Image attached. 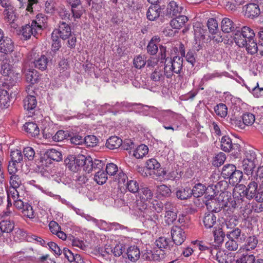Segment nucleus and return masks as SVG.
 <instances>
[{
    "label": "nucleus",
    "mask_w": 263,
    "mask_h": 263,
    "mask_svg": "<svg viewBox=\"0 0 263 263\" xmlns=\"http://www.w3.org/2000/svg\"><path fill=\"white\" fill-rule=\"evenodd\" d=\"M125 186L126 191L127 189L129 192L133 193H138L140 189L139 183L137 182V181L134 180L127 181L125 184Z\"/></svg>",
    "instance_id": "obj_49"
},
{
    "label": "nucleus",
    "mask_w": 263,
    "mask_h": 263,
    "mask_svg": "<svg viewBox=\"0 0 263 263\" xmlns=\"http://www.w3.org/2000/svg\"><path fill=\"white\" fill-rule=\"evenodd\" d=\"M0 42L1 52L8 54L14 50V45L11 39L8 37H4Z\"/></svg>",
    "instance_id": "obj_18"
},
{
    "label": "nucleus",
    "mask_w": 263,
    "mask_h": 263,
    "mask_svg": "<svg viewBox=\"0 0 263 263\" xmlns=\"http://www.w3.org/2000/svg\"><path fill=\"white\" fill-rule=\"evenodd\" d=\"M47 16L42 13H39L36 16V20L32 21V23H36V29L40 32L46 27L47 23Z\"/></svg>",
    "instance_id": "obj_27"
},
{
    "label": "nucleus",
    "mask_w": 263,
    "mask_h": 263,
    "mask_svg": "<svg viewBox=\"0 0 263 263\" xmlns=\"http://www.w3.org/2000/svg\"><path fill=\"white\" fill-rule=\"evenodd\" d=\"M148 208L151 209L152 211H156L157 213H160L163 211L164 205L161 201L154 200L151 202Z\"/></svg>",
    "instance_id": "obj_63"
},
{
    "label": "nucleus",
    "mask_w": 263,
    "mask_h": 263,
    "mask_svg": "<svg viewBox=\"0 0 263 263\" xmlns=\"http://www.w3.org/2000/svg\"><path fill=\"white\" fill-rule=\"evenodd\" d=\"M241 119L246 126L251 125L255 120V116L250 112H246L241 116Z\"/></svg>",
    "instance_id": "obj_54"
},
{
    "label": "nucleus",
    "mask_w": 263,
    "mask_h": 263,
    "mask_svg": "<svg viewBox=\"0 0 263 263\" xmlns=\"http://www.w3.org/2000/svg\"><path fill=\"white\" fill-rule=\"evenodd\" d=\"M140 255L139 249L135 246L128 247L125 254L128 259L133 262L138 260L140 257Z\"/></svg>",
    "instance_id": "obj_31"
},
{
    "label": "nucleus",
    "mask_w": 263,
    "mask_h": 263,
    "mask_svg": "<svg viewBox=\"0 0 263 263\" xmlns=\"http://www.w3.org/2000/svg\"><path fill=\"white\" fill-rule=\"evenodd\" d=\"M124 195V194H121V192L118 191L117 198H118V206L120 207L124 206L125 211H128L130 210V202L125 201L127 196Z\"/></svg>",
    "instance_id": "obj_42"
},
{
    "label": "nucleus",
    "mask_w": 263,
    "mask_h": 263,
    "mask_svg": "<svg viewBox=\"0 0 263 263\" xmlns=\"http://www.w3.org/2000/svg\"><path fill=\"white\" fill-rule=\"evenodd\" d=\"M214 111L216 115L221 118H224L228 114V108L223 103H220L214 107Z\"/></svg>",
    "instance_id": "obj_51"
},
{
    "label": "nucleus",
    "mask_w": 263,
    "mask_h": 263,
    "mask_svg": "<svg viewBox=\"0 0 263 263\" xmlns=\"http://www.w3.org/2000/svg\"><path fill=\"white\" fill-rule=\"evenodd\" d=\"M48 62L47 58L44 55H42L41 57L36 58L33 63L36 68L43 71L47 68Z\"/></svg>",
    "instance_id": "obj_33"
},
{
    "label": "nucleus",
    "mask_w": 263,
    "mask_h": 263,
    "mask_svg": "<svg viewBox=\"0 0 263 263\" xmlns=\"http://www.w3.org/2000/svg\"><path fill=\"white\" fill-rule=\"evenodd\" d=\"M149 108L151 111L156 114V115L166 117L165 120H173L176 118V115L170 110H161L154 106H150Z\"/></svg>",
    "instance_id": "obj_25"
},
{
    "label": "nucleus",
    "mask_w": 263,
    "mask_h": 263,
    "mask_svg": "<svg viewBox=\"0 0 263 263\" xmlns=\"http://www.w3.org/2000/svg\"><path fill=\"white\" fill-rule=\"evenodd\" d=\"M205 186L200 183H197L191 190L192 195L195 197H201L205 193Z\"/></svg>",
    "instance_id": "obj_44"
},
{
    "label": "nucleus",
    "mask_w": 263,
    "mask_h": 263,
    "mask_svg": "<svg viewBox=\"0 0 263 263\" xmlns=\"http://www.w3.org/2000/svg\"><path fill=\"white\" fill-rule=\"evenodd\" d=\"M161 41V39L158 35L154 36L149 41L147 46V52L150 55H155L158 51V44Z\"/></svg>",
    "instance_id": "obj_22"
},
{
    "label": "nucleus",
    "mask_w": 263,
    "mask_h": 263,
    "mask_svg": "<svg viewBox=\"0 0 263 263\" xmlns=\"http://www.w3.org/2000/svg\"><path fill=\"white\" fill-rule=\"evenodd\" d=\"M161 8L159 5H151L146 12V17L149 21H154L160 16Z\"/></svg>",
    "instance_id": "obj_26"
},
{
    "label": "nucleus",
    "mask_w": 263,
    "mask_h": 263,
    "mask_svg": "<svg viewBox=\"0 0 263 263\" xmlns=\"http://www.w3.org/2000/svg\"><path fill=\"white\" fill-rule=\"evenodd\" d=\"M127 180V176L123 171L120 168H118L116 165V182L118 184V189L119 191L121 192V194L126 193L125 184Z\"/></svg>",
    "instance_id": "obj_15"
},
{
    "label": "nucleus",
    "mask_w": 263,
    "mask_h": 263,
    "mask_svg": "<svg viewBox=\"0 0 263 263\" xmlns=\"http://www.w3.org/2000/svg\"><path fill=\"white\" fill-rule=\"evenodd\" d=\"M10 99L7 90H2L0 91V105L2 108H7L10 105Z\"/></svg>",
    "instance_id": "obj_43"
},
{
    "label": "nucleus",
    "mask_w": 263,
    "mask_h": 263,
    "mask_svg": "<svg viewBox=\"0 0 263 263\" xmlns=\"http://www.w3.org/2000/svg\"><path fill=\"white\" fill-rule=\"evenodd\" d=\"M129 154L137 159H142L148 153V148L145 144H140L133 151H129Z\"/></svg>",
    "instance_id": "obj_21"
},
{
    "label": "nucleus",
    "mask_w": 263,
    "mask_h": 263,
    "mask_svg": "<svg viewBox=\"0 0 263 263\" xmlns=\"http://www.w3.org/2000/svg\"><path fill=\"white\" fill-rule=\"evenodd\" d=\"M66 166L69 170L76 172L79 167H83V170L88 173L95 169L100 168L102 164L99 159H95L93 161L90 157L83 155H69L64 160Z\"/></svg>",
    "instance_id": "obj_2"
},
{
    "label": "nucleus",
    "mask_w": 263,
    "mask_h": 263,
    "mask_svg": "<svg viewBox=\"0 0 263 263\" xmlns=\"http://www.w3.org/2000/svg\"><path fill=\"white\" fill-rule=\"evenodd\" d=\"M71 245L73 247L85 252H86L89 249V246L86 242H84L78 238H73L72 239Z\"/></svg>",
    "instance_id": "obj_45"
},
{
    "label": "nucleus",
    "mask_w": 263,
    "mask_h": 263,
    "mask_svg": "<svg viewBox=\"0 0 263 263\" xmlns=\"http://www.w3.org/2000/svg\"><path fill=\"white\" fill-rule=\"evenodd\" d=\"M255 37V33L252 29L248 26H243L241 30L235 31L234 40L239 47H244L248 39Z\"/></svg>",
    "instance_id": "obj_6"
},
{
    "label": "nucleus",
    "mask_w": 263,
    "mask_h": 263,
    "mask_svg": "<svg viewBox=\"0 0 263 263\" xmlns=\"http://www.w3.org/2000/svg\"><path fill=\"white\" fill-rule=\"evenodd\" d=\"M27 82L31 84H34L39 82L41 79V76L35 69H29L28 70L23 69Z\"/></svg>",
    "instance_id": "obj_20"
},
{
    "label": "nucleus",
    "mask_w": 263,
    "mask_h": 263,
    "mask_svg": "<svg viewBox=\"0 0 263 263\" xmlns=\"http://www.w3.org/2000/svg\"><path fill=\"white\" fill-rule=\"evenodd\" d=\"M245 15L250 18L257 17L261 14L259 5L255 3H249L243 6Z\"/></svg>",
    "instance_id": "obj_16"
},
{
    "label": "nucleus",
    "mask_w": 263,
    "mask_h": 263,
    "mask_svg": "<svg viewBox=\"0 0 263 263\" xmlns=\"http://www.w3.org/2000/svg\"><path fill=\"white\" fill-rule=\"evenodd\" d=\"M175 16V17L172 19L170 22L171 26L174 29L181 28L188 21L187 17L185 15H178Z\"/></svg>",
    "instance_id": "obj_29"
},
{
    "label": "nucleus",
    "mask_w": 263,
    "mask_h": 263,
    "mask_svg": "<svg viewBox=\"0 0 263 263\" xmlns=\"http://www.w3.org/2000/svg\"><path fill=\"white\" fill-rule=\"evenodd\" d=\"M171 190L168 186L165 184L157 185L156 189V194L159 198L167 197L171 196Z\"/></svg>",
    "instance_id": "obj_34"
},
{
    "label": "nucleus",
    "mask_w": 263,
    "mask_h": 263,
    "mask_svg": "<svg viewBox=\"0 0 263 263\" xmlns=\"http://www.w3.org/2000/svg\"><path fill=\"white\" fill-rule=\"evenodd\" d=\"M217 217L213 212L206 213L203 219L204 227L206 229L214 228L216 224Z\"/></svg>",
    "instance_id": "obj_28"
},
{
    "label": "nucleus",
    "mask_w": 263,
    "mask_h": 263,
    "mask_svg": "<svg viewBox=\"0 0 263 263\" xmlns=\"http://www.w3.org/2000/svg\"><path fill=\"white\" fill-rule=\"evenodd\" d=\"M62 160V153L55 149H50L47 150L41 160L43 165L47 166V164L49 162L51 163V161L59 162Z\"/></svg>",
    "instance_id": "obj_9"
},
{
    "label": "nucleus",
    "mask_w": 263,
    "mask_h": 263,
    "mask_svg": "<svg viewBox=\"0 0 263 263\" xmlns=\"http://www.w3.org/2000/svg\"><path fill=\"white\" fill-rule=\"evenodd\" d=\"M171 242L169 239L164 237H160L156 240L155 245L159 249L162 251L163 249L170 250Z\"/></svg>",
    "instance_id": "obj_38"
},
{
    "label": "nucleus",
    "mask_w": 263,
    "mask_h": 263,
    "mask_svg": "<svg viewBox=\"0 0 263 263\" xmlns=\"http://www.w3.org/2000/svg\"><path fill=\"white\" fill-rule=\"evenodd\" d=\"M216 260L219 263H230L231 258L229 257L224 251H218L216 255Z\"/></svg>",
    "instance_id": "obj_50"
},
{
    "label": "nucleus",
    "mask_w": 263,
    "mask_h": 263,
    "mask_svg": "<svg viewBox=\"0 0 263 263\" xmlns=\"http://www.w3.org/2000/svg\"><path fill=\"white\" fill-rule=\"evenodd\" d=\"M183 58L175 56L173 59L167 57L165 61L164 74L167 78H172L173 73L179 74L182 68Z\"/></svg>",
    "instance_id": "obj_4"
},
{
    "label": "nucleus",
    "mask_w": 263,
    "mask_h": 263,
    "mask_svg": "<svg viewBox=\"0 0 263 263\" xmlns=\"http://www.w3.org/2000/svg\"><path fill=\"white\" fill-rule=\"evenodd\" d=\"M22 182V179L18 175L12 174L10 177V184L12 188L19 187Z\"/></svg>",
    "instance_id": "obj_58"
},
{
    "label": "nucleus",
    "mask_w": 263,
    "mask_h": 263,
    "mask_svg": "<svg viewBox=\"0 0 263 263\" xmlns=\"http://www.w3.org/2000/svg\"><path fill=\"white\" fill-rule=\"evenodd\" d=\"M221 175L224 179H228L229 182L233 184L240 182L243 176L242 172L236 170V166L231 164L223 166Z\"/></svg>",
    "instance_id": "obj_5"
},
{
    "label": "nucleus",
    "mask_w": 263,
    "mask_h": 263,
    "mask_svg": "<svg viewBox=\"0 0 263 263\" xmlns=\"http://www.w3.org/2000/svg\"><path fill=\"white\" fill-rule=\"evenodd\" d=\"M213 235L214 237L215 241L218 244L223 242L224 237L226 236L225 232H224L221 228L219 227L213 228Z\"/></svg>",
    "instance_id": "obj_46"
},
{
    "label": "nucleus",
    "mask_w": 263,
    "mask_h": 263,
    "mask_svg": "<svg viewBox=\"0 0 263 263\" xmlns=\"http://www.w3.org/2000/svg\"><path fill=\"white\" fill-rule=\"evenodd\" d=\"M233 197H231L228 192H221L216 195V198L211 196L210 199H207L204 202L209 210L213 213H217L226 207L235 209L240 205V203L242 202V198H238L236 192L233 193Z\"/></svg>",
    "instance_id": "obj_1"
},
{
    "label": "nucleus",
    "mask_w": 263,
    "mask_h": 263,
    "mask_svg": "<svg viewBox=\"0 0 263 263\" xmlns=\"http://www.w3.org/2000/svg\"><path fill=\"white\" fill-rule=\"evenodd\" d=\"M183 9L182 5L174 1H171L167 5V13L171 16L180 15Z\"/></svg>",
    "instance_id": "obj_19"
},
{
    "label": "nucleus",
    "mask_w": 263,
    "mask_h": 263,
    "mask_svg": "<svg viewBox=\"0 0 263 263\" xmlns=\"http://www.w3.org/2000/svg\"><path fill=\"white\" fill-rule=\"evenodd\" d=\"M146 63V60L144 55H138L134 59V64L136 68L141 69Z\"/></svg>",
    "instance_id": "obj_59"
},
{
    "label": "nucleus",
    "mask_w": 263,
    "mask_h": 263,
    "mask_svg": "<svg viewBox=\"0 0 263 263\" xmlns=\"http://www.w3.org/2000/svg\"><path fill=\"white\" fill-rule=\"evenodd\" d=\"M223 76V73L215 71L213 73H208L204 74L202 78L200 83L204 84L210 80H213L215 78H220Z\"/></svg>",
    "instance_id": "obj_52"
},
{
    "label": "nucleus",
    "mask_w": 263,
    "mask_h": 263,
    "mask_svg": "<svg viewBox=\"0 0 263 263\" xmlns=\"http://www.w3.org/2000/svg\"><path fill=\"white\" fill-rule=\"evenodd\" d=\"M160 167V164L155 158H151L146 162V167L149 170H157Z\"/></svg>",
    "instance_id": "obj_61"
},
{
    "label": "nucleus",
    "mask_w": 263,
    "mask_h": 263,
    "mask_svg": "<svg viewBox=\"0 0 263 263\" xmlns=\"http://www.w3.org/2000/svg\"><path fill=\"white\" fill-rule=\"evenodd\" d=\"M23 128L29 136L36 137L40 134V129L35 123L27 122L24 125Z\"/></svg>",
    "instance_id": "obj_23"
},
{
    "label": "nucleus",
    "mask_w": 263,
    "mask_h": 263,
    "mask_svg": "<svg viewBox=\"0 0 263 263\" xmlns=\"http://www.w3.org/2000/svg\"><path fill=\"white\" fill-rule=\"evenodd\" d=\"M226 235L228 239H234L241 243L244 242L247 238L246 234L242 233L241 230L238 228L230 231H227Z\"/></svg>",
    "instance_id": "obj_17"
},
{
    "label": "nucleus",
    "mask_w": 263,
    "mask_h": 263,
    "mask_svg": "<svg viewBox=\"0 0 263 263\" xmlns=\"http://www.w3.org/2000/svg\"><path fill=\"white\" fill-rule=\"evenodd\" d=\"M4 19L7 22L13 23L16 18L14 14V8L13 6H9L7 9H5L3 12Z\"/></svg>",
    "instance_id": "obj_41"
},
{
    "label": "nucleus",
    "mask_w": 263,
    "mask_h": 263,
    "mask_svg": "<svg viewBox=\"0 0 263 263\" xmlns=\"http://www.w3.org/2000/svg\"><path fill=\"white\" fill-rule=\"evenodd\" d=\"M220 147L221 149L225 152H229L233 147L231 139L228 136H224L221 138Z\"/></svg>",
    "instance_id": "obj_37"
},
{
    "label": "nucleus",
    "mask_w": 263,
    "mask_h": 263,
    "mask_svg": "<svg viewBox=\"0 0 263 263\" xmlns=\"http://www.w3.org/2000/svg\"><path fill=\"white\" fill-rule=\"evenodd\" d=\"M20 2V7H26V10L30 12H33V6L38 3V0H28L27 4L23 3V0H18Z\"/></svg>",
    "instance_id": "obj_57"
},
{
    "label": "nucleus",
    "mask_w": 263,
    "mask_h": 263,
    "mask_svg": "<svg viewBox=\"0 0 263 263\" xmlns=\"http://www.w3.org/2000/svg\"><path fill=\"white\" fill-rule=\"evenodd\" d=\"M142 218L143 226L147 229L154 228L158 222V215L149 208H145L143 211Z\"/></svg>",
    "instance_id": "obj_7"
},
{
    "label": "nucleus",
    "mask_w": 263,
    "mask_h": 263,
    "mask_svg": "<svg viewBox=\"0 0 263 263\" xmlns=\"http://www.w3.org/2000/svg\"><path fill=\"white\" fill-rule=\"evenodd\" d=\"M207 26L210 33L217 31L218 30V25L217 21L213 18H210L207 22Z\"/></svg>",
    "instance_id": "obj_64"
},
{
    "label": "nucleus",
    "mask_w": 263,
    "mask_h": 263,
    "mask_svg": "<svg viewBox=\"0 0 263 263\" xmlns=\"http://www.w3.org/2000/svg\"><path fill=\"white\" fill-rule=\"evenodd\" d=\"M221 30L223 32L229 33L233 31L235 28L233 21L229 18L222 19L221 23Z\"/></svg>",
    "instance_id": "obj_36"
},
{
    "label": "nucleus",
    "mask_w": 263,
    "mask_h": 263,
    "mask_svg": "<svg viewBox=\"0 0 263 263\" xmlns=\"http://www.w3.org/2000/svg\"><path fill=\"white\" fill-rule=\"evenodd\" d=\"M51 51L54 52H56L62 46L61 41L58 36L54 35L53 33L51 34Z\"/></svg>",
    "instance_id": "obj_56"
},
{
    "label": "nucleus",
    "mask_w": 263,
    "mask_h": 263,
    "mask_svg": "<svg viewBox=\"0 0 263 263\" xmlns=\"http://www.w3.org/2000/svg\"><path fill=\"white\" fill-rule=\"evenodd\" d=\"M14 205L19 210H21L24 216L29 218H34V211L32 207L28 203L23 202L20 199L13 201Z\"/></svg>",
    "instance_id": "obj_11"
},
{
    "label": "nucleus",
    "mask_w": 263,
    "mask_h": 263,
    "mask_svg": "<svg viewBox=\"0 0 263 263\" xmlns=\"http://www.w3.org/2000/svg\"><path fill=\"white\" fill-rule=\"evenodd\" d=\"M171 233L173 242L177 246L181 245L186 239L185 232L181 227L173 226Z\"/></svg>",
    "instance_id": "obj_13"
},
{
    "label": "nucleus",
    "mask_w": 263,
    "mask_h": 263,
    "mask_svg": "<svg viewBox=\"0 0 263 263\" xmlns=\"http://www.w3.org/2000/svg\"><path fill=\"white\" fill-rule=\"evenodd\" d=\"M70 136L71 134L68 131L59 130L53 136V139L55 141L60 142L68 138Z\"/></svg>",
    "instance_id": "obj_53"
},
{
    "label": "nucleus",
    "mask_w": 263,
    "mask_h": 263,
    "mask_svg": "<svg viewBox=\"0 0 263 263\" xmlns=\"http://www.w3.org/2000/svg\"><path fill=\"white\" fill-rule=\"evenodd\" d=\"M127 241L126 239H122L118 242V243L116 244V255L118 254L119 256H120L123 254V252L125 250L127 247Z\"/></svg>",
    "instance_id": "obj_62"
},
{
    "label": "nucleus",
    "mask_w": 263,
    "mask_h": 263,
    "mask_svg": "<svg viewBox=\"0 0 263 263\" xmlns=\"http://www.w3.org/2000/svg\"><path fill=\"white\" fill-rule=\"evenodd\" d=\"M53 34H59V37L63 40H66L71 36L72 32L70 25L67 23L62 21L59 24V27L55 29L52 33Z\"/></svg>",
    "instance_id": "obj_12"
},
{
    "label": "nucleus",
    "mask_w": 263,
    "mask_h": 263,
    "mask_svg": "<svg viewBox=\"0 0 263 263\" xmlns=\"http://www.w3.org/2000/svg\"><path fill=\"white\" fill-rule=\"evenodd\" d=\"M259 183V182L251 178L250 182L248 184L246 190L242 191L243 195L242 196L240 193L236 192L238 198L239 199H240V198H242V202L240 203V205H250L249 203H247L242 204L243 200L242 197L245 195L248 199H253L259 190V189H258V184Z\"/></svg>",
    "instance_id": "obj_8"
},
{
    "label": "nucleus",
    "mask_w": 263,
    "mask_h": 263,
    "mask_svg": "<svg viewBox=\"0 0 263 263\" xmlns=\"http://www.w3.org/2000/svg\"><path fill=\"white\" fill-rule=\"evenodd\" d=\"M102 164V167L98 169H95L93 168L92 171H94L96 172V173L95 174L93 179L99 185H102L104 183H105L106 181V180L107 179V177L106 174L104 172V171L102 170V168H103V166L104 165V162L102 161L99 160Z\"/></svg>",
    "instance_id": "obj_24"
},
{
    "label": "nucleus",
    "mask_w": 263,
    "mask_h": 263,
    "mask_svg": "<svg viewBox=\"0 0 263 263\" xmlns=\"http://www.w3.org/2000/svg\"><path fill=\"white\" fill-rule=\"evenodd\" d=\"M257 46L256 40L254 37H252L248 39L246 45L244 46L248 53L251 54H254L257 52Z\"/></svg>",
    "instance_id": "obj_32"
},
{
    "label": "nucleus",
    "mask_w": 263,
    "mask_h": 263,
    "mask_svg": "<svg viewBox=\"0 0 263 263\" xmlns=\"http://www.w3.org/2000/svg\"><path fill=\"white\" fill-rule=\"evenodd\" d=\"M245 241V243L242 246V249L246 251H250L254 249L257 247L258 240L256 236L252 235L247 237Z\"/></svg>",
    "instance_id": "obj_30"
},
{
    "label": "nucleus",
    "mask_w": 263,
    "mask_h": 263,
    "mask_svg": "<svg viewBox=\"0 0 263 263\" xmlns=\"http://www.w3.org/2000/svg\"><path fill=\"white\" fill-rule=\"evenodd\" d=\"M138 194L139 198L142 201H147L152 199L153 197V193L152 191L148 187H141L139 192Z\"/></svg>",
    "instance_id": "obj_35"
},
{
    "label": "nucleus",
    "mask_w": 263,
    "mask_h": 263,
    "mask_svg": "<svg viewBox=\"0 0 263 263\" xmlns=\"http://www.w3.org/2000/svg\"><path fill=\"white\" fill-rule=\"evenodd\" d=\"M36 23L31 22V24H26L22 26L20 30V33L22 36V39L24 40H27L30 38L31 35L36 36L41 32L36 29Z\"/></svg>",
    "instance_id": "obj_14"
},
{
    "label": "nucleus",
    "mask_w": 263,
    "mask_h": 263,
    "mask_svg": "<svg viewBox=\"0 0 263 263\" xmlns=\"http://www.w3.org/2000/svg\"><path fill=\"white\" fill-rule=\"evenodd\" d=\"M238 222V221L237 217L235 216H229V217L225 220L224 226L227 231H230L237 228L236 227Z\"/></svg>",
    "instance_id": "obj_47"
},
{
    "label": "nucleus",
    "mask_w": 263,
    "mask_h": 263,
    "mask_svg": "<svg viewBox=\"0 0 263 263\" xmlns=\"http://www.w3.org/2000/svg\"><path fill=\"white\" fill-rule=\"evenodd\" d=\"M0 227L4 234H8L14 229V223L12 220H4L0 222Z\"/></svg>",
    "instance_id": "obj_39"
},
{
    "label": "nucleus",
    "mask_w": 263,
    "mask_h": 263,
    "mask_svg": "<svg viewBox=\"0 0 263 263\" xmlns=\"http://www.w3.org/2000/svg\"><path fill=\"white\" fill-rule=\"evenodd\" d=\"M258 162L255 151L252 148H246L242 161V168L244 173L247 175H252L254 169L258 164Z\"/></svg>",
    "instance_id": "obj_3"
},
{
    "label": "nucleus",
    "mask_w": 263,
    "mask_h": 263,
    "mask_svg": "<svg viewBox=\"0 0 263 263\" xmlns=\"http://www.w3.org/2000/svg\"><path fill=\"white\" fill-rule=\"evenodd\" d=\"M165 76L163 71L161 69L157 68L151 74V79L155 82H162L164 80Z\"/></svg>",
    "instance_id": "obj_48"
},
{
    "label": "nucleus",
    "mask_w": 263,
    "mask_h": 263,
    "mask_svg": "<svg viewBox=\"0 0 263 263\" xmlns=\"http://www.w3.org/2000/svg\"><path fill=\"white\" fill-rule=\"evenodd\" d=\"M32 86L29 85L26 89L27 96L24 100V109L30 111L35 108L37 104L36 97L35 96V92L32 89Z\"/></svg>",
    "instance_id": "obj_10"
},
{
    "label": "nucleus",
    "mask_w": 263,
    "mask_h": 263,
    "mask_svg": "<svg viewBox=\"0 0 263 263\" xmlns=\"http://www.w3.org/2000/svg\"><path fill=\"white\" fill-rule=\"evenodd\" d=\"M98 142V139L94 135H88L84 138V144L88 147H93Z\"/></svg>",
    "instance_id": "obj_55"
},
{
    "label": "nucleus",
    "mask_w": 263,
    "mask_h": 263,
    "mask_svg": "<svg viewBox=\"0 0 263 263\" xmlns=\"http://www.w3.org/2000/svg\"><path fill=\"white\" fill-rule=\"evenodd\" d=\"M176 197L180 200H186L192 196L191 189L190 187L181 188L176 193Z\"/></svg>",
    "instance_id": "obj_40"
},
{
    "label": "nucleus",
    "mask_w": 263,
    "mask_h": 263,
    "mask_svg": "<svg viewBox=\"0 0 263 263\" xmlns=\"http://www.w3.org/2000/svg\"><path fill=\"white\" fill-rule=\"evenodd\" d=\"M250 92H251L253 95L256 98H259L263 96V87H259L258 83L253 88L246 86Z\"/></svg>",
    "instance_id": "obj_60"
}]
</instances>
